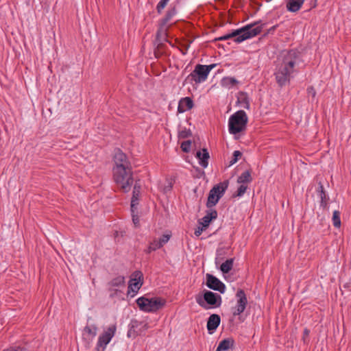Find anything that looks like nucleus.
<instances>
[{
	"label": "nucleus",
	"mask_w": 351,
	"mask_h": 351,
	"mask_svg": "<svg viewBox=\"0 0 351 351\" xmlns=\"http://www.w3.org/2000/svg\"><path fill=\"white\" fill-rule=\"evenodd\" d=\"M234 259L226 260L221 265L220 269L223 274H228L233 267Z\"/></svg>",
	"instance_id": "nucleus-26"
},
{
	"label": "nucleus",
	"mask_w": 351,
	"mask_h": 351,
	"mask_svg": "<svg viewBox=\"0 0 351 351\" xmlns=\"http://www.w3.org/2000/svg\"><path fill=\"white\" fill-rule=\"evenodd\" d=\"M196 157L199 160V165L203 167L206 168L208 165L209 153L206 149H203L202 152L198 151L196 153Z\"/></svg>",
	"instance_id": "nucleus-18"
},
{
	"label": "nucleus",
	"mask_w": 351,
	"mask_h": 351,
	"mask_svg": "<svg viewBox=\"0 0 351 351\" xmlns=\"http://www.w3.org/2000/svg\"><path fill=\"white\" fill-rule=\"evenodd\" d=\"M125 278L119 276L113 278L109 282V291H110V297L121 296L123 293L122 289L125 287Z\"/></svg>",
	"instance_id": "nucleus-10"
},
{
	"label": "nucleus",
	"mask_w": 351,
	"mask_h": 351,
	"mask_svg": "<svg viewBox=\"0 0 351 351\" xmlns=\"http://www.w3.org/2000/svg\"><path fill=\"white\" fill-rule=\"evenodd\" d=\"M304 0H288L287 2V9L291 12H298L304 3Z\"/></svg>",
	"instance_id": "nucleus-20"
},
{
	"label": "nucleus",
	"mask_w": 351,
	"mask_h": 351,
	"mask_svg": "<svg viewBox=\"0 0 351 351\" xmlns=\"http://www.w3.org/2000/svg\"><path fill=\"white\" fill-rule=\"evenodd\" d=\"M221 322L220 316L217 314H212L207 321V330L209 334H213L217 330Z\"/></svg>",
	"instance_id": "nucleus-15"
},
{
	"label": "nucleus",
	"mask_w": 351,
	"mask_h": 351,
	"mask_svg": "<svg viewBox=\"0 0 351 351\" xmlns=\"http://www.w3.org/2000/svg\"><path fill=\"white\" fill-rule=\"evenodd\" d=\"M237 304L232 308V314L234 316H237L243 313L247 305V299L244 291L239 289L236 293Z\"/></svg>",
	"instance_id": "nucleus-9"
},
{
	"label": "nucleus",
	"mask_w": 351,
	"mask_h": 351,
	"mask_svg": "<svg viewBox=\"0 0 351 351\" xmlns=\"http://www.w3.org/2000/svg\"><path fill=\"white\" fill-rule=\"evenodd\" d=\"M193 107V100L189 97H186L182 98L178 103V111L180 113H183L187 110H191Z\"/></svg>",
	"instance_id": "nucleus-16"
},
{
	"label": "nucleus",
	"mask_w": 351,
	"mask_h": 351,
	"mask_svg": "<svg viewBox=\"0 0 351 351\" xmlns=\"http://www.w3.org/2000/svg\"><path fill=\"white\" fill-rule=\"evenodd\" d=\"M217 217V213L216 210H211L204 217L202 218L200 223L203 228H206L209 226V223L213 219H216Z\"/></svg>",
	"instance_id": "nucleus-22"
},
{
	"label": "nucleus",
	"mask_w": 351,
	"mask_h": 351,
	"mask_svg": "<svg viewBox=\"0 0 351 351\" xmlns=\"http://www.w3.org/2000/svg\"><path fill=\"white\" fill-rule=\"evenodd\" d=\"M247 189V186L246 184H241L240 186L237 189V196L241 197L243 196Z\"/></svg>",
	"instance_id": "nucleus-33"
},
{
	"label": "nucleus",
	"mask_w": 351,
	"mask_h": 351,
	"mask_svg": "<svg viewBox=\"0 0 351 351\" xmlns=\"http://www.w3.org/2000/svg\"><path fill=\"white\" fill-rule=\"evenodd\" d=\"M216 64H210V65H206V67L208 69V73L210 72V71L214 68L215 67Z\"/></svg>",
	"instance_id": "nucleus-38"
},
{
	"label": "nucleus",
	"mask_w": 351,
	"mask_h": 351,
	"mask_svg": "<svg viewBox=\"0 0 351 351\" xmlns=\"http://www.w3.org/2000/svg\"><path fill=\"white\" fill-rule=\"evenodd\" d=\"M3 351H25L23 348L21 347H10L3 350Z\"/></svg>",
	"instance_id": "nucleus-36"
},
{
	"label": "nucleus",
	"mask_w": 351,
	"mask_h": 351,
	"mask_svg": "<svg viewBox=\"0 0 351 351\" xmlns=\"http://www.w3.org/2000/svg\"><path fill=\"white\" fill-rule=\"evenodd\" d=\"M239 81L233 77H224L221 80V86L230 89L237 86Z\"/></svg>",
	"instance_id": "nucleus-21"
},
{
	"label": "nucleus",
	"mask_w": 351,
	"mask_h": 351,
	"mask_svg": "<svg viewBox=\"0 0 351 351\" xmlns=\"http://www.w3.org/2000/svg\"><path fill=\"white\" fill-rule=\"evenodd\" d=\"M232 339H225L219 342L215 351H227L233 346Z\"/></svg>",
	"instance_id": "nucleus-23"
},
{
	"label": "nucleus",
	"mask_w": 351,
	"mask_h": 351,
	"mask_svg": "<svg viewBox=\"0 0 351 351\" xmlns=\"http://www.w3.org/2000/svg\"><path fill=\"white\" fill-rule=\"evenodd\" d=\"M197 303L205 310L219 307L221 304L220 295L210 291H205L203 298L200 296L196 298Z\"/></svg>",
	"instance_id": "nucleus-6"
},
{
	"label": "nucleus",
	"mask_w": 351,
	"mask_h": 351,
	"mask_svg": "<svg viewBox=\"0 0 351 351\" xmlns=\"http://www.w3.org/2000/svg\"><path fill=\"white\" fill-rule=\"evenodd\" d=\"M116 330V325H110L99 336L95 347L96 351H104L106 350L107 345L114 336Z\"/></svg>",
	"instance_id": "nucleus-8"
},
{
	"label": "nucleus",
	"mask_w": 351,
	"mask_h": 351,
	"mask_svg": "<svg viewBox=\"0 0 351 351\" xmlns=\"http://www.w3.org/2000/svg\"><path fill=\"white\" fill-rule=\"evenodd\" d=\"M208 70L206 65L197 64L194 71L191 73L192 80L197 84L204 82L208 75Z\"/></svg>",
	"instance_id": "nucleus-13"
},
{
	"label": "nucleus",
	"mask_w": 351,
	"mask_h": 351,
	"mask_svg": "<svg viewBox=\"0 0 351 351\" xmlns=\"http://www.w3.org/2000/svg\"><path fill=\"white\" fill-rule=\"evenodd\" d=\"M304 334H305L306 335H308V333H309V330H308V329H306H306H304Z\"/></svg>",
	"instance_id": "nucleus-39"
},
{
	"label": "nucleus",
	"mask_w": 351,
	"mask_h": 351,
	"mask_svg": "<svg viewBox=\"0 0 351 351\" xmlns=\"http://www.w3.org/2000/svg\"><path fill=\"white\" fill-rule=\"evenodd\" d=\"M170 0H160L156 6L158 13L160 14L163 9L167 6Z\"/></svg>",
	"instance_id": "nucleus-31"
},
{
	"label": "nucleus",
	"mask_w": 351,
	"mask_h": 351,
	"mask_svg": "<svg viewBox=\"0 0 351 351\" xmlns=\"http://www.w3.org/2000/svg\"><path fill=\"white\" fill-rule=\"evenodd\" d=\"M248 118L245 111L239 110L232 114L228 120V130L231 134L237 135L245 130Z\"/></svg>",
	"instance_id": "nucleus-3"
},
{
	"label": "nucleus",
	"mask_w": 351,
	"mask_h": 351,
	"mask_svg": "<svg viewBox=\"0 0 351 351\" xmlns=\"http://www.w3.org/2000/svg\"><path fill=\"white\" fill-rule=\"evenodd\" d=\"M114 167L113 170L119 169H130L131 165L127 156L120 149H118L114 156Z\"/></svg>",
	"instance_id": "nucleus-12"
},
{
	"label": "nucleus",
	"mask_w": 351,
	"mask_h": 351,
	"mask_svg": "<svg viewBox=\"0 0 351 351\" xmlns=\"http://www.w3.org/2000/svg\"><path fill=\"white\" fill-rule=\"evenodd\" d=\"M142 273L140 271H136L132 274V277L129 281L128 294L133 292L132 297L136 295L143 285Z\"/></svg>",
	"instance_id": "nucleus-11"
},
{
	"label": "nucleus",
	"mask_w": 351,
	"mask_h": 351,
	"mask_svg": "<svg viewBox=\"0 0 351 351\" xmlns=\"http://www.w3.org/2000/svg\"><path fill=\"white\" fill-rule=\"evenodd\" d=\"M244 108H249V103L247 101H245V105L243 106Z\"/></svg>",
	"instance_id": "nucleus-40"
},
{
	"label": "nucleus",
	"mask_w": 351,
	"mask_h": 351,
	"mask_svg": "<svg viewBox=\"0 0 351 351\" xmlns=\"http://www.w3.org/2000/svg\"><path fill=\"white\" fill-rule=\"evenodd\" d=\"M332 223L336 228H339L341 226L340 213L338 210H335L332 214Z\"/></svg>",
	"instance_id": "nucleus-29"
},
{
	"label": "nucleus",
	"mask_w": 351,
	"mask_h": 351,
	"mask_svg": "<svg viewBox=\"0 0 351 351\" xmlns=\"http://www.w3.org/2000/svg\"><path fill=\"white\" fill-rule=\"evenodd\" d=\"M170 238H171V234H163L162 237L158 240V242L160 244V245L162 247L165 244H166L169 241Z\"/></svg>",
	"instance_id": "nucleus-34"
},
{
	"label": "nucleus",
	"mask_w": 351,
	"mask_h": 351,
	"mask_svg": "<svg viewBox=\"0 0 351 351\" xmlns=\"http://www.w3.org/2000/svg\"><path fill=\"white\" fill-rule=\"evenodd\" d=\"M252 180L251 172L248 170L243 172L238 178L237 182L239 184H246Z\"/></svg>",
	"instance_id": "nucleus-25"
},
{
	"label": "nucleus",
	"mask_w": 351,
	"mask_h": 351,
	"mask_svg": "<svg viewBox=\"0 0 351 351\" xmlns=\"http://www.w3.org/2000/svg\"><path fill=\"white\" fill-rule=\"evenodd\" d=\"M203 230H204L203 227L202 228H198L197 230H195V236H197V237L200 236L202 232V231H203Z\"/></svg>",
	"instance_id": "nucleus-37"
},
{
	"label": "nucleus",
	"mask_w": 351,
	"mask_h": 351,
	"mask_svg": "<svg viewBox=\"0 0 351 351\" xmlns=\"http://www.w3.org/2000/svg\"><path fill=\"white\" fill-rule=\"evenodd\" d=\"M228 180H225L215 185L209 192L207 201V206L213 207L219 202V199L223 195L228 187Z\"/></svg>",
	"instance_id": "nucleus-7"
},
{
	"label": "nucleus",
	"mask_w": 351,
	"mask_h": 351,
	"mask_svg": "<svg viewBox=\"0 0 351 351\" xmlns=\"http://www.w3.org/2000/svg\"><path fill=\"white\" fill-rule=\"evenodd\" d=\"M241 156H242V153L240 151H239V150L234 151L232 154V158L230 160V161L229 162V167L235 164L239 160V159L241 157Z\"/></svg>",
	"instance_id": "nucleus-30"
},
{
	"label": "nucleus",
	"mask_w": 351,
	"mask_h": 351,
	"mask_svg": "<svg viewBox=\"0 0 351 351\" xmlns=\"http://www.w3.org/2000/svg\"><path fill=\"white\" fill-rule=\"evenodd\" d=\"M262 25L257 23L250 24L242 28L234 30L230 34L217 38L216 40H226L230 38H234V41L240 43L247 39L253 38L259 34L262 31Z\"/></svg>",
	"instance_id": "nucleus-2"
},
{
	"label": "nucleus",
	"mask_w": 351,
	"mask_h": 351,
	"mask_svg": "<svg viewBox=\"0 0 351 351\" xmlns=\"http://www.w3.org/2000/svg\"><path fill=\"white\" fill-rule=\"evenodd\" d=\"M182 150L185 152L188 153L191 150V141H185L181 143L180 146Z\"/></svg>",
	"instance_id": "nucleus-32"
},
{
	"label": "nucleus",
	"mask_w": 351,
	"mask_h": 351,
	"mask_svg": "<svg viewBox=\"0 0 351 351\" xmlns=\"http://www.w3.org/2000/svg\"><path fill=\"white\" fill-rule=\"evenodd\" d=\"M141 193V186L137 183L134 186L132 197L131 200V210L134 213L136 211V206L138 204V199Z\"/></svg>",
	"instance_id": "nucleus-17"
},
{
	"label": "nucleus",
	"mask_w": 351,
	"mask_h": 351,
	"mask_svg": "<svg viewBox=\"0 0 351 351\" xmlns=\"http://www.w3.org/2000/svg\"><path fill=\"white\" fill-rule=\"evenodd\" d=\"M176 14L177 10L176 6L170 8L162 19V24L166 25Z\"/></svg>",
	"instance_id": "nucleus-27"
},
{
	"label": "nucleus",
	"mask_w": 351,
	"mask_h": 351,
	"mask_svg": "<svg viewBox=\"0 0 351 351\" xmlns=\"http://www.w3.org/2000/svg\"><path fill=\"white\" fill-rule=\"evenodd\" d=\"M162 247L160 244L158 242V240L154 239L152 242L149 243V245L147 249L145 250V252L147 254L151 253L152 252L156 251L158 249Z\"/></svg>",
	"instance_id": "nucleus-28"
},
{
	"label": "nucleus",
	"mask_w": 351,
	"mask_h": 351,
	"mask_svg": "<svg viewBox=\"0 0 351 351\" xmlns=\"http://www.w3.org/2000/svg\"><path fill=\"white\" fill-rule=\"evenodd\" d=\"M299 53L292 49L283 51L278 59L274 75L278 84L285 86L289 82L295 71V65L299 62Z\"/></svg>",
	"instance_id": "nucleus-1"
},
{
	"label": "nucleus",
	"mask_w": 351,
	"mask_h": 351,
	"mask_svg": "<svg viewBox=\"0 0 351 351\" xmlns=\"http://www.w3.org/2000/svg\"><path fill=\"white\" fill-rule=\"evenodd\" d=\"M136 304L141 311L144 312H156L165 304V301L160 298L140 297L136 300Z\"/></svg>",
	"instance_id": "nucleus-5"
},
{
	"label": "nucleus",
	"mask_w": 351,
	"mask_h": 351,
	"mask_svg": "<svg viewBox=\"0 0 351 351\" xmlns=\"http://www.w3.org/2000/svg\"><path fill=\"white\" fill-rule=\"evenodd\" d=\"M132 213V221L136 227H137L139 225V218L137 215L135 214L136 211L133 213L131 210Z\"/></svg>",
	"instance_id": "nucleus-35"
},
{
	"label": "nucleus",
	"mask_w": 351,
	"mask_h": 351,
	"mask_svg": "<svg viewBox=\"0 0 351 351\" xmlns=\"http://www.w3.org/2000/svg\"><path fill=\"white\" fill-rule=\"evenodd\" d=\"M97 327L95 325L86 326L84 328L83 335L92 341L97 335Z\"/></svg>",
	"instance_id": "nucleus-19"
},
{
	"label": "nucleus",
	"mask_w": 351,
	"mask_h": 351,
	"mask_svg": "<svg viewBox=\"0 0 351 351\" xmlns=\"http://www.w3.org/2000/svg\"><path fill=\"white\" fill-rule=\"evenodd\" d=\"M317 191L318 195L321 199V206L325 207L327 205L328 197L327 196L324 189V186L321 182H319Z\"/></svg>",
	"instance_id": "nucleus-24"
},
{
	"label": "nucleus",
	"mask_w": 351,
	"mask_h": 351,
	"mask_svg": "<svg viewBox=\"0 0 351 351\" xmlns=\"http://www.w3.org/2000/svg\"><path fill=\"white\" fill-rule=\"evenodd\" d=\"M206 285L208 288L218 291L221 293H223L226 291L225 285L212 274H206Z\"/></svg>",
	"instance_id": "nucleus-14"
},
{
	"label": "nucleus",
	"mask_w": 351,
	"mask_h": 351,
	"mask_svg": "<svg viewBox=\"0 0 351 351\" xmlns=\"http://www.w3.org/2000/svg\"><path fill=\"white\" fill-rule=\"evenodd\" d=\"M276 29V26H273L271 28V30H274Z\"/></svg>",
	"instance_id": "nucleus-41"
},
{
	"label": "nucleus",
	"mask_w": 351,
	"mask_h": 351,
	"mask_svg": "<svg viewBox=\"0 0 351 351\" xmlns=\"http://www.w3.org/2000/svg\"><path fill=\"white\" fill-rule=\"evenodd\" d=\"M113 171V179L121 190L128 193L133 184L132 168L119 169Z\"/></svg>",
	"instance_id": "nucleus-4"
}]
</instances>
